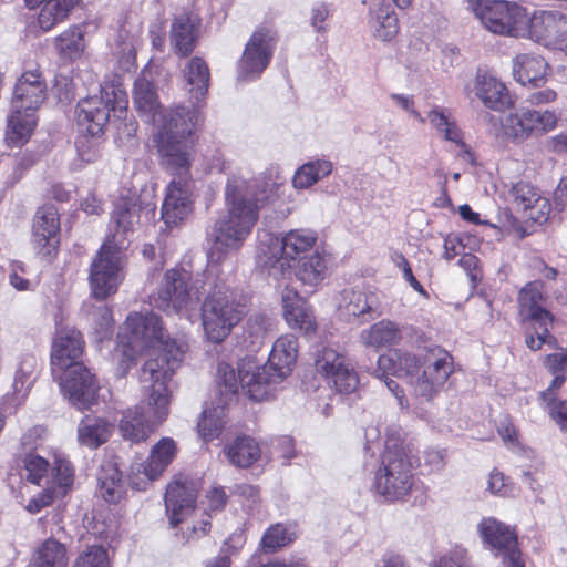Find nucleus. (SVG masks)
Wrapping results in <instances>:
<instances>
[{"mask_svg":"<svg viewBox=\"0 0 567 567\" xmlns=\"http://www.w3.org/2000/svg\"><path fill=\"white\" fill-rule=\"evenodd\" d=\"M529 123L532 127V136H540L555 128L557 124V115L551 111H538L527 109Z\"/></svg>","mask_w":567,"mask_h":567,"instance_id":"obj_54","label":"nucleus"},{"mask_svg":"<svg viewBox=\"0 0 567 567\" xmlns=\"http://www.w3.org/2000/svg\"><path fill=\"white\" fill-rule=\"evenodd\" d=\"M313 365L318 374L339 393L354 392L359 384V378L346 355L329 346H320L313 353Z\"/></svg>","mask_w":567,"mask_h":567,"instance_id":"obj_15","label":"nucleus"},{"mask_svg":"<svg viewBox=\"0 0 567 567\" xmlns=\"http://www.w3.org/2000/svg\"><path fill=\"white\" fill-rule=\"evenodd\" d=\"M547 74V62L539 55L518 54L513 61V75L523 85L538 86Z\"/></svg>","mask_w":567,"mask_h":567,"instance_id":"obj_32","label":"nucleus"},{"mask_svg":"<svg viewBox=\"0 0 567 567\" xmlns=\"http://www.w3.org/2000/svg\"><path fill=\"white\" fill-rule=\"evenodd\" d=\"M33 558L48 567H65L66 549L63 544L50 537L37 549Z\"/></svg>","mask_w":567,"mask_h":567,"instance_id":"obj_47","label":"nucleus"},{"mask_svg":"<svg viewBox=\"0 0 567 567\" xmlns=\"http://www.w3.org/2000/svg\"><path fill=\"white\" fill-rule=\"evenodd\" d=\"M250 358H246L238 363L237 372L235 369L226 363L220 362L217 368V385L220 392V395L225 398V402L231 400V398L238 392L239 386L246 391L249 395L248 389L243 384L239 367L244 361L249 360Z\"/></svg>","mask_w":567,"mask_h":567,"instance_id":"obj_46","label":"nucleus"},{"mask_svg":"<svg viewBox=\"0 0 567 567\" xmlns=\"http://www.w3.org/2000/svg\"><path fill=\"white\" fill-rule=\"evenodd\" d=\"M525 326V344L532 351H538L543 346L551 349H558L557 338L551 333L555 322V316L551 312L522 320Z\"/></svg>","mask_w":567,"mask_h":567,"instance_id":"obj_27","label":"nucleus"},{"mask_svg":"<svg viewBox=\"0 0 567 567\" xmlns=\"http://www.w3.org/2000/svg\"><path fill=\"white\" fill-rule=\"evenodd\" d=\"M295 534H264L260 549L265 554H274L295 540Z\"/></svg>","mask_w":567,"mask_h":567,"instance_id":"obj_58","label":"nucleus"},{"mask_svg":"<svg viewBox=\"0 0 567 567\" xmlns=\"http://www.w3.org/2000/svg\"><path fill=\"white\" fill-rule=\"evenodd\" d=\"M272 329V320L264 313H256L248 318L246 323V333L252 338L251 344L262 343L266 334Z\"/></svg>","mask_w":567,"mask_h":567,"instance_id":"obj_55","label":"nucleus"},{"mask_svg":"<svg viewBox=\"0 0 567 567\" xmlns=\"http://www.w3.org/2000/svg\"><path fill=\"white\" fill-rule=\"evenodd\" d=\"M230 464L237 467H249L261 455L259 444L249 436H238L233 443L224 447Z\"/></svg>","mask_w":567,"mask_h":567,"instance_id":"obj_37","label":"nucleus"},{"mask_svg":"<svg viewBox=\"0 0 567 567\" xmlns=\"http://www.w3.org/2000/svg\"><path fill=\"white\" fill-rule=\"evenodd\" d=\"M196 42V24L190 14L175 16L171 25V44L175 52L186 56L193 52Z\"/></svg>","mask_w":567,"mask_h":567,"instance_id":"obj_34","label":"nucleus"},{"mask_svg":"<svg viewBox=\"0 0 567 567\" xmlns=\"http://www.w3.org/2000/svg\"><path fill=\"white\" fill-rule=\"evenodd\" d=\"M544 300L543 284L540 281L528 282L518 295L522 320H527L543 312H549L540 302Z\"/></svg>","mask_w":567,"mask_h":567,"instance_id":"obj_42","label":"nucleus"},{"mask_svg":"<svg viewBox=\"0 0 567 567\" xmlns=\"http://www.w3.org/2000/svg\"><path fill=\"white\" fill-rule=\"evenodd\" d=\"M475 94L486 107L494 111H504L512 105V99L505 84L489 72L477 73Z\"/></svg>","mask_w":567,"mask_h":567,"instance_id":"obj_26","label":"nucleus"},{"mask_svg":"<svg viewBox=\"0 0 567 567\" xmlns=\"http://www.w3.org/2000/svg\"><path fill=\"white\" fill-rule=\"evenodd\" d=\"M133 102L141 118L154 126L153 142L164 162L174 167L187 164V143L202 118L195 107L163 109L154 84L145 76L134 82Z\"/></svg>","mask_w":567,"mask_h":567,"instance_id":"obj_2","label":"nucleus"},{"mask_svg":"<svg viewBox=\"0 0 567 567\" xmlns=\"http://www.w3.org/2000/svg\"><path fill=\"white\" fill-rule=\"evenodd\" d=\"M332 169L333 164L328 159L307 162L296 171L292 185L297 189H307L330 175Z\"/></svg>","mask_w":567,"mask_h":567,"instance_id":"obj_40","label":"nucleus"},{"mask_svg":"<svg viewBox=\"0 0 567 567\" xmlns=\"http://www.w3.org/2000/svg\"><path fill=\"white\" fill-rule=\"evenodd\" d=\"M508 197L528 219L538 224L547 220L551 209L550 203L528 182L519 181L513 184L508 190Z\"/></svg>","mask_w":567,"mask_h":567,"instance_id":"obj_22","label":"nucleus"},{"mask_svg":"<svg viewBox=\"0 0 567 567\" xmlns=\"http://www.w3.org/2000/svg\"><path fill=\"white\" fill-rule=\"evenodd\" d=\"M416 355L395 349L378 359L373 371L375 378H382L386 372L398 378L405 377L416 396L431 400L445 384L453 371V359L442 348L430 349L423 357L422 373H419Z\"/></svg>","mask_w":567,"mask_h":567,"instance_id":"obj_4","label":"nucleus"},{"mask_svg":"<svg viewBox=\"0 0 567 567\" xmlns=\"http://www.w3.org/2000/svg\"><path fill=\"white\" fill-rule=\"evenodd\" d=\"M113 426L106 420L85 416L78 425V442L91 450L104 444L111 436Z\"/></svg>","mask_w":567,"mask_h":567,"instance_id":"obj_36","label":"nucleus"},{"mask_svg":"<svg viewBox=\"0 0 567 567\" xmlns=\"http://www.w3.org/2000/svg\"><path fill=\"white\" fill-rule=\"evenodd\" d=\"M121 343L126 339L124 354L130 359L135 354L144 352L150 355L146 361H158L159 365L166 368V361L171 357V350L175 347L179 350V364L184 355L183 344L176 340L165 339L161 318L151 311L131 312L124 323L123 332L118 336Z\"/></svg>","mask_w":567,"mask_h":567,"instance_id":"obj_7","label":"nucleus"},{"mask_svg":"<svg viewBox=\"0 0 567 567\" xmlns=\"http://www.w3.org/2000/svg\"><path fill=\"white\" fill-rule=\"evenodd\" d=\"M280 184L272 172L254 178L241 172L231 174L225 186L227 213L215 220L208 234L215 249H239L258 220L260 205L276 194Z\"/></svg>","mask_w":567,"mask_h":567,"instance_id":"obj_1","label":"nucleus"},{"mask_svg":"<svg viewBox=\"0 0 567 567\" xmlns=\"http://www.w3.org/2000/svg\"><path fill=\"white\" fill-rule=\"evenodd\" d=\"M529 33L536 41L559 44L567 32V13L557 10L536 11L527 16Z\"/></svg>","mask_w":567,"mask_h":567,"instance_id":"obj_23","label":"nucleus"},{"mask_svg":"<svg viewBox=\"0 0 567 567\" xmlns=\"http://www.w3.org/2000/svg\"><path fill=\"white\" fill-rule=\"evenodd\" d=\"M35 126V112L11 106L4 133L7 145L10 147H21L29 141Z\"/></svg>","mask_w":567,"mask_h":567,"instance_id":"obj_30","label":"nucleus"},{"mask_svg":"<svg viewBox=\"0 0 567 567\" xmlns=\"http://www.w3.org/2000/svg\"><path fill=\"white\" fill-rule=\"evenodd\" d=\"M141 209L142 204L137 203V199L134 197L122 199L116 205L111 217V229H114V233L106 240L123 241L127 247V237L133 233L134 226L138 223Z\"/></svg>","mask_w":567,"mask_h":567,"instance_id":"obj_29","label":"nucleus"},{"mask_svg":"<svg viewBox=\"0 0 567 567\" xmlns=\"http://www.w3.org/2000/svg\"><path fill=\"white\" fill-rule=\"evenodd\" d=\"M127 95L115 85H106L101 90V95L82 99L75 110L76 124L82 133L90 136L100 135L109 121L117 123V128L124 126L127 135L136 132L135 121L126 122Z\"/></svg>","mask_w":567,"mask_h":567,"instance_id":"obj_9","label":"nucleus"},{"mask_svg":"<svg viewBox=\"0 0 567 567\" xmlns=\"http://www.w3.org/2000/svg\"><path fill=\"white\" fill-rule=\"evenodd\" d=\"M245 534H230L223 543L219 555L206 564V567H229L230 555L236 554L245 544Z\"/></svg>","mask_w":567,"mask_h":567,"instance_id":"obj_53","label":"nucleus"},{"mask_svg":"<svg viewBox=\"0 0 567 567\" xmlns=\"http://www.w3.org/2000/svg\"><path fill=\"white\" fill-rule=\"evenodd\" d=\"M74 480V468L72 464L64 458L55 460L49 486L56 489L58 494L65 496L71 488Z\"/></svg>","mask_w":567,"mask_h":567,"instance_id":"obj_50","label":"nucleus"},{"mask_svg":"<svg viewBox=\"0 0 567 567\" xmlns=\"http://www.w3.org/2000/svg\"><path fill=\"white\" fill-rule=\"evenodd\" d=\"M275 48L276 41L269 30H256L238 61V79L243 81L257 79L268 66Z\"/></svg>","mask_w":567,"mask_h":567,"instance_id":"obj_16","label":"nucleus"},{"mask_svg":"<svg viewBox=\"0 0 567 567\" xmlns=\"http://www.w3.org/2000/svg\"><path fill=\"white\" fill-rule=\"evenodd\" d=\"M295 275L303 285L316 287L323 279L327 270L326 261L318 250L298 260L293 267Z\"/></svg>","mask_w":567,"mask_h":567,"instance_id":"obj_39","label":"nucleus"},{"mask_svg":"<svg viewBox=\"0 0 567 567\" xmlns=\"http://www.w3.org/2000/svg\"><path fill=\"white\" fill-rule=\"evenodd\" d=\"M21 476L28 482L41 485L42 482L49 484V463L45 458L28 454L23 460Z\"/></svg>","mask_w":567,"mask_h":567,"instance_id":"obj_51","label":"nucleus"},{"mask_svg":"<svg viewBox=\"0 0 567 567\" xmlns=\"http://www.w3.org/2000/svg\"><path fill=\"white\" fill-rule=\"evenodd\" d=\"M54 378L60 379L64 395L78 410H89L97 402L96 380L83 364L64 369Z\"/></svg>","mask_w":567,"mask_h":567,"instance_id":"obj_17","label":"nucleus"},{"mask_svg":"<svg viewBox=\"0 0 567 567\" xmlns=\"http://www.w3.org/2000/svg\"><path fill=\"white\" fill-rule=\"evenodd\" d=\"M126 246L105 240L90 268V286L94 298L104 300L114 295L124 279Z\"/></svg>","mask_w":567,"mask_h":567,"instance_id":"obj_12","label":"nucleus"},{"mask_svg":"<svg viewBox=\"0 0 567 567\" xmlns=\"http://www.w3.org/2000/svg\"><path fill=\"white\" fill-rule=\"evenodd\" d=\"M373 35L381 41H391L399 32L398 17L389 2L377 1L370 9Z\"/></svg>","mask_w":567,"mask_h":567,"instance_id":"obj_35","label":"nucleus"},{"mask_svg":"<svg viewBox=\"0 0 567 567\" xmlns=\"http://www.w3.org/2000/svg\"><path fill=\"white\" fill-rule=\"evenodd\" d=\"M468 6L482 25L492 33L517 35L527 25V12L516 2L470 0Z\"/></svg>","mask_w":567,"mask_h":567,"instance_id":"obj_13","label":"nucleus"},{"mask_svg":"<svg viewBox=\"0 0 567 567\" xmlns=\"http://www.w3.org/2000/svg\"><path fill=\"white\" fill-rule=\"evenodd\" d=\"M84 341L80 331L70 327L59 329L52 343V374L58 375L64 369L82 364L79 359L82 355Z\"/></svg>","mask_w":567,"mask_h":567,"instance_id":"obj_20","label":"nucleus"},{"mask_svg":"<svg viewBox=\"0 0 567 567\" xmlns=\"http://www.w3.org/2000/svg\"><path fill=\"white\" fill-rule=\"evenodd\" d=\"M384 446H385L384 451L403 450V451H408L409 454L411 453L409 445L405 443V441L403 439L402 430L396 424H392L386 427Z\"/></svg>","mask_w":567,"mask_h":567,"instance_id":"obj_62","label":"nucleus"},{"mask_svg":"<svg viewBox=\"0 0 567 567\" xmlns=\"http://www.w3.org/2000/svg\"><path fill=\"white\" fill-rule=\"evenodd\" d=\"M503 134L513 143H523L532 136V127L527 109L508 114L502 123Z\"/></svg>","mask_w":567,"mask_h":567,"instance_id":"obj_45","label":"nucleus"},{"mask_svg":"<svg viewBox=\"0 0 567 567\" xmlns=\"http://www.w3.org/2000/svg\"><path fill=\"white\" fill-rule=\"evenodd\" d=\"M224 425V409L221 406L207 409L204 410L198 423V432L205 442H210L221 434Z\"/></svg>","mask_w":567,"mask_h":567,"instance_id":"obj_48","label":"nucleus"},{"mask_svg":"<svg viewBox=\"0 0 567 567\" xmlns=\"http://www.w3.org/2000/svg\"><path fill=\"white\" fill-rule=\"evenodd\" d=\"M545 368L550 374L567 373V348L560 349L559 352L547 354L544 359Z\"/></svg>","mask_w":567,"mask_h":567,"instance_id":"obj_61","label":"nucleus"},{"mask_svg":"<svg viewBox=\"0 0 567 567\" xmlns=\"http://www.w3.org/2000/svg\"><path fill=\"white\" fill-rule=\"evenodd\" d=\"M317 239L316 231L303 228L289 230L282 236L259 233L256 265L275 280L287 278L298 260L315 251Z\"/></svg>","mask_w":567,"mask_h":567,"instance_id":"obj_5","label":"nucleus"},{"mask_svg":"<svg viewBox=\"0 0 567 567\" xmlns=\"http://www.w3.org/2000/svg\"><path fill=\"white\" fill-rule=\"evenodd\" d=\"M181 352L175 347L166 361V368L158 361H146L140 373V382L145 389L147 401L126 409L120 421V431L124 440L140 443L145 441L169 414L172 391L168 381L179 368Z\"/></svg>","mask_w":567,"mask_h":567,"instance_id":"obj_3","label":"nucleus"},{"mask_svg":"<svg viewBox=\"0 0 567 567\" xmlns=\"http://www.w3.org/2000/svg\"><path fill=\"white\" fill-rule=\"evenodd\" d=\"M107 553L102 546H91L81 554L73 567H106Z\"/></svg>","mask_w":567,"mask_h":567,"instance_id":"obj_57","label":"nucleus"},{"mask_svg":"<svg viewBox=\"0 0 567 567\" xmlns=\"http://www.w3.org/2000/svg\"><path fill=\"white\" fill-rule=\"evenodd\" d=\"M297 354V337L285 334L275 341L267 364L260 367L254 359L244 361L239 372L249 396L256 401L268 399L272 394L274 385L290 373Z\"/></svg>","mask_w":567,"mask_h":567,"instance_id":"obj_6","label":"nucleus"},{"mask_svg":"<svg viewBox=\"0 0 567 567\" xmlns=\"http://www.w3.org/2000/svg\"><path fill=\"white\" fill-rule=\"evenodd\" d=\"M183 73L185 87L190 99L199 103L206 95L209 86L210 73L206 62L199 56H194L187 61Z\"/></svg>","mask_w":567,"mask_h":567,"instance_id":"obj_33","label":"nucleus"},{"mask_svg":"<svg viewBox=\"0 0 567 567\" xmlns=\"http://www.w3.org/2000/svg\"><path fill=\"white\" fill-rule=\"evenodd\" d=\"M55 47L62 55L76 59L84 50L83 34L79 28L68 29L56 38Z\"/></svg>","mask_w":567,"mask_h":567,"instance_id":"obj_49","label":"nucleus"},{"mask_svg":"<svg viewBox=\"0 0 567 567\" xmlns=\"http://www.w3.org/2000/svg\"><path fill=\"white\" fill-rule=\"evenodd\" d=\"M60 218L53 205L39 208L33 217L32 244L43 256H50L59 245Z\"/></svg>","mask_w":567,"mask_h":567,"instance_id":"obj_21","label":"nucleus"},{"mask_svg":"<svg viewBox=\"0 0 567 567\" xmlns=\"http://www.w3.org/2000/svg\"><path fill=\"white\" fill-rule=\"evenodd\" d=\"M97 485L101 496L107 503L118 502L124 492L121 472L111 463L101 467Z\"/></svg>","mask_w":567,"mask_h":567,"instance_id":"obj_43","label":"nucleus"},{"mask_svg":"<svg viewBox=\"0 0 567 567\" xmlns=\"http://www.w3.org/2000/svg\"><path fill=\"white\" fill-rule=\"evenodd\" d=\"M217 265L192 277L185 269L172 268L164 274L154 305L166 312L184 313L196 308L206 293L207 285L214 284Z\"/></svg>","mask_w":567,"mask_h":567,"instance_id":"obj_10","label":"nucleus"},{"mask_svg":"<svg viewBox=\"0 0 567 567\" xmlns=\"http://www.w3.org/2000/svg\"><path fill=\"white\" fill-rule=\"evenodd\" d=\"M79 2L80 0H45L38 17L40 28L50 31L64 21Z\"/></svg>","mask_w":567,"mask_h":567,"instance_id":"obj_41","label":"nucleus"},{"mask_svg":"<svg viewBox=\"0 0 567 567\" xmlns=\"http://www.w3.org/2000/svg\"><path fill=\"white\" fill-rule=\"evenodd\" d=\"M424 118L425 122L427 121L430 125L436 131V133L444 140L453 143L462 142L460 128L457 127L454 117L447 110L435 106L429 111L426 117Z\"/></svg>","mask_w":567,"mask_h":567,"instance_id":"obj_44","label":"nucleus"},{"mask_svg":"<svg viewBox=\"0 0 567 567\" xmlns=\"http://www.w3.org/2000/svg\"><path fill=\"white\" fill-rule=\"evenodd\" d=\"M433 567H468L466 550L456 548L451 555L442 556Z\"/></svg>","mask_w":567,"mask_h":567,"instance_id":"obj_64","label":"nucleus"},{"mask_svg":"<svg viewBox=\"0 0 567 567\" xmlns=\"http://www.w3.org/2000/svg\"><path fill=\"white\" fill-rule=\"evenodd\" d=\"M486 545L496 557L502 558L504 567H525L518 548L517 534H481Z\"/></svg>","mask_w":567,"mask_h":567,"instance_id":"obj_31","label":"nucleus"},{"mask_svg":"<svg viewBox=\"0 0 567 567\" xmlns=\"http://www.w3.org/2000/svg\"><path fill=\"white\" fill-rule=\"evenodd\" d=\"M414 483L411 455L403 450L384 451L374 474V488L388 502L404 499Z\"/></svg>","mask_w":567,"mask_h":567,"instance_id":"obj_11","label":"nucleus"},{"mask_svg":"<svg viewBox=\"0 0 567 567\" xmlns=\"http://www.w3.org/2000/svg\"><path fill=\"white\" fill-rule=\"evenodd\" d=\"M58 497L62 496L58 494L56 489L48 485L43 492L39 493L38 495L33 496L30 499V502L25 506V509L31 514H37L43 507L52 504V502Z\"/></svg>","mask_w":567,"mask_h":567,"instance_id":"obj_59","label":"nucleus"},{"mask_svg":"<svg viewBox=\"0 0 567 567\" xmlns=\"http://www.w3.org/2000/svg\"><path fill=\"white\" fill-rule=\"evenodd\" d=\"M206 298L202 305V323L207 339L220 343L246 315V305L220 278L218 266L214 284L207 285Z\"/></svg>","mask_w":567,"mask_h":567,"instance_id":"obj_8","label":"nucleus"},{"mask_svg":"<svg viewBox=\"0 0 567 567\" xmlns=\"http://www.w3.org/2000/svg\"><path fill=\"white\" fill-rule=\"evenodd\" d=\"M401 339V332L398 326L389 320H381L360 334V340L365 347L379 349L395 344Z\"/></svg>","mask_w":567,"mask_h":567,"instance_id":"obj_38","label":"nucleus"},{"mask_svg":"<svg viewBox=\"0 0 567 567\" xmlns=\"http://www.w3.org/2000/svg\"><path fill=\"white\" fill-rule=\"evenodd\" d=\"M47 84L38 71L23 73L17 81L11 105L35 112L45 100Z\"/></svg>","mask_w":567,"mask_h":567,"instance_id":"obj_24","label":"nucleus"},{"mask_svg":"<svg viewBox=\"0 0 567 567\" xmlns=\"http://www.w3.org/2000/svg\"><path fill=\"white\" fill-rule=\"evenodd\" d=\"M380 299L372 289L343 290L339 301L340 316L357 318L368 313L379 315Z\"/></svg>","mask_w":567,"mask_h":567,"instance_id":"obj_28","label":"nucleus"},{"mask_svg":"<svg viewBox=\"0 0 567 567\" xmlns=\"http://www.w3.org/2000/svg\"><path fill=\"white\" fill-rule=\"evenodd\" d=\"M176 454V444L171 437H163L151 450L145 463L136 465L131 484L135 489H143L148 482L155 481L172 463Z\"/></svg>","mask_w":567,"mask_h":567,"instance_id":"obj_19","label":"nucleus"},{"mask_svg":"<svg viewBox=\"0 0 567 567\" xmlns=\"http://www.w3.org/2000/svg\"><path fill=\"white\" fill-rule=\"evenodd\" d=\"M93 320L99 338L104 339L109 337L113 324L111 310L105 306L97 308L93 313Z\"/></svg>","mask_w":567,"mask_h":567,"instance_id":"obj_60","label":"nucleus"},{"mask_svg":"<svg viewBox=\"0 0 567 567\" xmlns=\"http://www.w3.org/2000/svg\"><path fill=\"white\" fill-rule=\"evenodd\" d=\"M197 494L198 484L190 478H176L167 485L165 507L171 528H176L195 509Z\"/></svg>","mask_w":567,"mask_h":567,"instance_id":"obj_18","label":"nucleus"},{"mask_svg":"<svg viewBox=\"0 0 567 567\" xmlns=\"http://www.w3.org/2000/svg\"><path fill=\"white\" fill-rule=\"evenodd\" d=\"M189 150L187 143V164L185 167H174L164 162L163 164L177 176L172 179L166 189V196L162 205V218L168 226L177 225L186 219L193 212V182L188 178Z\"/></svg>","mask_w":567,"mask_h":567,"instance_id":"obj_14","label":"nucleus"},{"mask_svg":"<svg viewBox=\"0 0 567 567\" xmlns=\"http://www.w3.org/2000/svg\"><path fill=\"white\" fill-rule=\"evenodd\" d=\"M37 365L38 361L33 354H24L20 358L13 381V388L17 393L25 394L29 391L32 384L31 377Z\"/></svg>","mask_w":567,"mask_h":567,"instance_id":"obj_52","label":"nucleus"},{"mask_svg":"<svg viewBox=\"0 0 567 567\" xmlns=\"http://www.w3.org/2000/svg\"><path fill=\"white\" fill-rule=\"evenodd\" d=\"M281 302L284 317L291 328L302 330L306 333L315 330L313 315L296 290L286 287L281 292Z\"/></svg>","mask_w":567,"mask_h":567,"instance_id":"obj_25","label":"nucleus"},{"mask_svg":"<svg viewBox=\"0 0 567 567\" xmlns=\"http://www.w3.org/2000/svg\"><path fill=\"white\" fill-rule=\"evenodd\" d=\"M488 489L492 494L498 496H508L512 493L508 478L498 471H493L488 478Z\"/></svg>","mask_w":567,"mask_h":567,"instance_id":"obj_63","label":"nucleus"},{"mask_svg":"<svg viewBox=\"0 0 567 567\" xmlns=\"http://www.w3.org/2000/svg\"><path fill=\"white\" fill-rule=\"evenodd\" d=\"M540 405L550 415L555 423L559 426L560 431H567V400L560 396L554 400H543Z\"/></svg>","mask_w":567,"mask_h":567,"instance_id":"obj_56","label":"nucleus"}]
</instances>
